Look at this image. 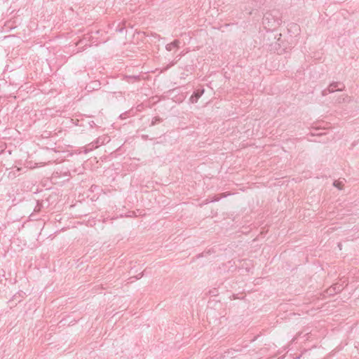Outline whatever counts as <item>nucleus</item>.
<instances>
[{
  "mask_svg": "<svg viewBox=\"0 0 359 359\" xmlns=\"http://www.w3.org/2000/svg\"><path fill=\"white\" fill-rule=\"evenodd\" d=\"M262 23L266 28L268 27L269 29H272L278 25V22L276 21V20L273 19L272 15L269 13L264 15Z\"/></svg>",
  "mask_w": 359,
  "mask_h": 359,
  "instance_id": "obj_1",
  "label": "nucleus"
},
{
  "mask_svg": "<svg viewBox=\"0 0 359 359\" xmlns=\"http://www.w3.org/2000/svg\"><path fill=\"white\" fill-rule=\"evenodd\" d=\"M345 86L339 82H333L328 86V92L334 93V91H341L344 89Z\"/></svg>",
  "mask_w": 359,
  "mask_h": 359,
  "instance_id": "obj_2",
  "label": "nucleus"
},
{
  "mask_svg": "<svg viewBox=\"0 0 359 359\" xmlns=\"http://www.w3.org/2000/svg\"><path fill=\"white\" fill-rule=\"evenodd\" d=\"M203 93H204V89L203 88L196 90L194 92L193 95L191 96L190 101L192 103H196L198 102V99L203 94Z\"/></svg>",
  "mask_w": 359,
  "mask_h": 359,
  "instance_id": "obj_3",
  "label": "nucleus"
},
{
  "mask_svg": "<svg viewBox=\"0 0 359 359\" xmlns=\"http://www.w3.org/2000/svg\"><path fill=\"white\" fill-rule=\"evenodd\" d=\"M180 41L176 39L173 41L172 42L168 43L166 45L165 48L168 51H171L175 48H178L180 45Z\"/></svg>",
  "mask_w": 359,
  "mask_h": 359,
  "instance_id": "obj_4",
  "label": "nucleus"
},
{
  "mask_svg": "<svg viewBox=\"0 0 359 359\" xmlns=\"http://www.w3.org/2000/svg\"><path fill=\"white\" fill-rule=\"evenodd\" d=\"M161 121H162V119L160 117L156 116V117L153 118L151 123V126H153L156 125L157 123L161 122Z\"/></svg>",
  "mask_w": 359,
  "mask_h": 359,
  "instance_id": "obj_5",
  "label": "nucleus"
},
{
  "mask_svg": "<svg viewBox=\"0 0 359 359\" xmlns=\"http://www.w3.org/2000/svg\"><path fill=\"white\" fill-rule=\"evenodd\" d=\"M346 99H348V96H346V97H339L336 102H338V103H341V102H346Z\"/></svg>",
  "mask_w": 359,
  "mask_h": 359,
  "instance_id": "obj_6",
  "label": "nucleus"
},
{
  "mask_svg": "<svg viewBox=\"0 0 359 359\" xmlns=\"http://www.w3.org/2000/svg\"><path fill=\"white\" fill-rule=\"evenodd\" d=\"M333 185L337 187L339 189H341L342 182L341 181H334Z\"/></svg>",
  "mask_w": 359,
  "mask_h": 359,
  "instance_id": "obj_7",
  "label": "nucleus"
},
{
  "mask_svg": "<svg viewBox=\"0 0 359 359\" xmlns=\"http://www.w3.org/2000/svg\"><path fill=\"white\" fill-rule=\"evenodd\" d=\"M333 292H338L339 291L341 290V285H335L334 287H333Z\"/></svg>",
  "mask_w": 359,
  "mask_h": 359,
  "instance_id": "obj_8",
  "label": "nucleus"
},
{
  "mask_svg": "<svg viewBox=\"0 0 359 359\" xmlns=\"http://www.w3.org/2000/svg\"><path fill=\"white\" fill-rule=\"evenodd\" d=\"M127 78L129 79H134L135 81L137 80H139L140 79V76H127Z\"/></svg>",
  "mask_w": 359,
  "mask_h": 359,
  "instance_id": "obj_9",
  "label": "nucleus"
},
{
  "mask_svg": "<svg viewBox=\"0 0 359 359\" xmlns=\"http://www.w3.org/2000/svg\"><path fill=\"white\" fill-rule=\"evenodd\" d=\"M16 173L15 172H10L8 173V177L11 178H15L16 177Z\"/></svg>",
  "mask_w": 359,
  "mask_h": 359,
  "instance_id": "obj_10",
  "label": "nucleus"
},
{
  "mask_svg": "<svg viewBox=\"0 0 359 359\" xmlns=\"http://www.w3.org/2000/svg\"><path fill=\"white\" fill-rule=\"evenodd\" d=\"M328 93H330L328 92V88H326V89H325V90H323L322 91V95H323V96H325V95H327Z\"/></svg>",
  "mask_w": 359,
  "mask_h": 359,
  "instance_id": "obj_11",
  "label": "nucleus"
},
{
  "mask_svg": "<svg viewBox=\"0 0 359 359\" xmlns=\"http://www.w3.org/2000/svg\"><path fill=\"white\" fill-rule=\"evenodd\" d=\"M104 143V140H102L100 138H98L96 141V144H103Z\"/></svg>",
  "mask_w": 359,
  "mask_h": 359,
  "instance_id": "obj_12",
  "label": "nucleus"
},
{
  "mask_svg": "<svg viewBox=\"0 0 359 359\" xmlns=\"http://www.w3.org/2000/svg\"><path fill=\"white\" fill-rule=\"evenodd\" d=\"M218 200H219V198H215L212 201H217Z\"/></svg>",
  "mask_w": 359,
  "mask_h": 359,
  "instance_id": "obj_13",
  "label": "nucleus"
},
{
  "mask_svg": "<svg viewBox=\"0 0 359 359\" xmlns=\"http://www.w3.org/2000/svg\"><path fill=\"white\" fill-rule=\"evenodd\" d=\"M20 170H21V168H17V171H20Z\"/></svg>",
  "mask_w": 359,
  "mask_h": 359,
  "instance_id": "obj_14",
  "label": "nucleus"
}]
</instances>
